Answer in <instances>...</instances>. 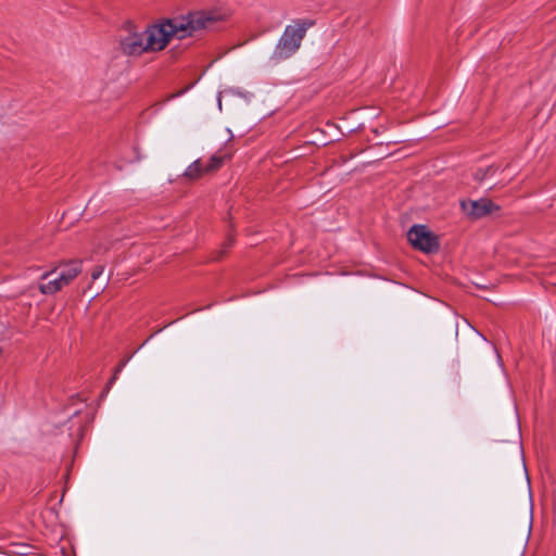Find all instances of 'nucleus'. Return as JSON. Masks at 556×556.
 Masks as SVG:
<instances>
[{"label":"nucleus","instance_id":"obj_1","mask_svg":"<svg viewBox=\"0 0 556 556\" xmlns=\"http://www.w3.org/2000/svg\"><path fill=\"white\" fill-rule=\"evenodd\" d=\"M216 20L213 13L197 11L186 16L163 20L144 30H139L132 23H127L119 36L118 49L127 56L159 52L164 50L173 38L184 39L197 30L206 28Z\"/></svg>","mask_w":556,"mask_h":556},{"label":"nucleus","instance_id":"obj_2","mask_svg":"<svg viewBox=\"0 0 556 556\" xmlns=\"http://www.w3.org/2000/svg\"><path fill=\"white\" fill-rule=\"evenodd\" d=\"M314 24L315 22L312 20H296L292 25H288L276 46L275 58L283 60L295 53L301 47L307 29Z\"/></svg>","mask_w":556,"mask_h":556},{"label":"nucleus","instance_id":"obj_3","mask_svg":"<svg viewBox=\"0 0 556 556\" xmlns=\"http://www.w3.org/2000/svg\"><path fill=\"white\" fill-rule=\"evenodd\" d=\"M409 243L425 253L439 250L438 238L424 225H414L407 232Z\"/></svg>","mask_w":556,"mask_h":556},{"label":"nucleus","instance_id":"obj_4","mask_svg":"<svg viewBox=\"0 0 556 556\" xmlns=\"http://www.w3.org/2000/svg\"><path fill=\"white\" fill-rule=\"evenodd\" d=\"M60 278V281L64 285V287L68 286L80 273L83 269L80 260H72L65 263H61L60 266L51 271H47L41 276L42 280L49 279L52 275L56 274Z\"/></svg>","mask_w":556,"mask_h":556},{"label":"nucleus","instance_id":"obj_5","mask_svg":"<svg viewBox=\"0 0 556 556\" xmlns=\"http://www.w3.org/2000/svg\"><path fill=\"white\" fill-rule=\"evenodd\" d=\"M460 206L464 213L473 219L481 218L498 211V206L489 199L462 201Z\"/></svg>","mask_w":556,"mask_h":556},{"label":"nucleus","instance_id":"obj_6","mask_svg":"<svg viewBox=\"0 0 556 556\" xmlns=\"http://www.w3.org/2000/svg\"><path fill=\"white\" fill-rule=\"evenodd\" d=\"M230 157V154L225 151H218L215 154H213L210 159V161L204 164L206 173H213L217 170L223 163Z\"/></svg>","mask_w":556,"mask_h":556},{"label":"nucleus","instance_id":"obj_7","mask_svg":"<svg viewBox=\"0 0 556 556\" xmlns=\"http://www.w3.org/2000/svg\"><path fill=\"white\" fill-rule=\"evenodd\" d=\"M204 174L207 173L205 170V165L201 160L194 161L185 172V176L192 180L199 179Z\"/></svg>","mask_w":556,"mask_h":556},{"label":"nucleus","instance_id":"obj_8","mask_svg":"<svg viewBox=\"0 0 556 556\" xmlns=\"http://www.w3.org/2000/svg\"><path fill=\"white\" fill-rule=\"evenodd\" d=\"M64 288V285L60 281L59 276L54 277L53 279H50L46 283L39 285V290L42 294H54L58 291L62 290Z\"/></svg>","mask_w":556,"mask_h":556},{"label":"nucleus","instance_id":"obj_9","mask_svg":"<svg viewBox=\"0 0 556 556\" xmlns=\"http://www.w3.org/2000/svg\"><path fill=\"white\" fill-rule=\"evenodd\" d=\"M495 168L493 166H488L485 168H480L476 172L475 174V178L478 180V181H483L485 179V177L491 174V173H494Z\"/></svg>","mask_w":556,"mask_h":556},{"label":"nucleus","instance_id":"obj_10","mask_svg":"<svg viewBox=\"0 0 556 556\" xmlns=\"http://www.w3.org/2000/svg\"><path fill=\"white\" fill-rule=\"evenodd\" d=\"M104 271V267L99 265L96 266L91 271V279L97 280Z\"/></svg>","mask_w":556,"mask_h":556},{"label":"nucleus","instance_id":"obj_11","mask_svg":"<svg viewBox=\"0 0 556 556\" xmlns=\"http://www.w3.org/2000/svg\"><path fill=\"white\" fill-rule=\"evenodd\" d=\"M122 366H124V364H122L115 371L114 376L111 378L109 384H112L114 382V380L117 378V374L121 371L122 369Z\"/></svg>","mask_w":556,"mask_h":556},{"label":"nucleus","instance_id":"obj_12","mask_svg":"<svg viewBox=\"0 0 556 556\" xmlns=\"http://www.w3.org/2000/svg\"><path fill=\"white\" fill-rule=\"evenodd\" d=\"M233 241L235 239L232 237H228L226 243H225V248H229L233 244Z\"/></svg>","mask_w":556,"mask_h":556}]
</instances>
